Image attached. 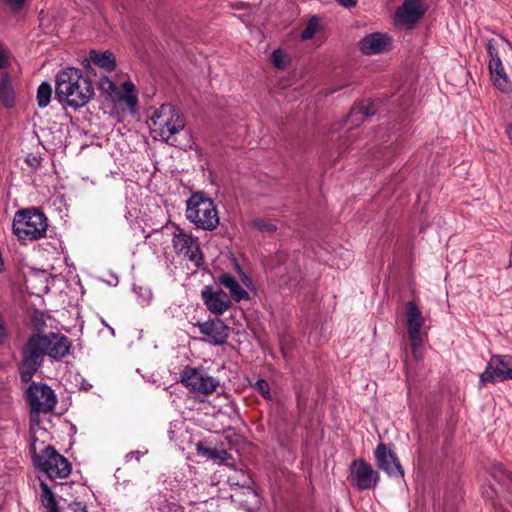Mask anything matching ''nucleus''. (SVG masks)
<instances>
[{
    "label": "nucleus",
    "mask_w": 512,
    "mask_h": 512,
    "mask_svg": "<svg viewBox=\"0 0 512 512\" xmlns=\"http://www.w3.org/2000/svg\"><path fill=\"white\" fill-rule=\"evenodd\" d=\"M95 95L92 81L81 69L68 66L55 76V97L62 105L74 110L84 107Z\"/></svg>",
    "instance_id": "nucleus-1"
},
{
    "label": "nucleus",
    "mask_w": 512,
    "mask_h": 512,
    "mask_svg": "<svg viewBox=\"0 0 512 512\" xmlns=\"http://www.w3.org/2000/svg\"><path fill=\"white\" fill-rule=\"evenodd\" d=\"M48 340L44 333H32L21 348L22 360L18 365V372L22 383L32 381L34 375L42 367L44 357L47 356Z\"/></svg>",
    "instance_id": "nucleus-2"
},
{
    "label": "nucleus",
    "mask_w": 512,
    "mask_h": 512,
    "mask_svg": "<svg viewBox=\"0 0 512 512\" xmlns=\"http://www.w3.org/2000/svg\"><path fill=\"white\" fill-rule=\"evenodd\" d=\"M47 217L41 208L30 207L16 211L12 232L19 241H36L46 236Z\"/></svg>",
    "instance_id": "nucleus-3"
},
{
    "label": "nucleus",
    "mask_w": 512,
    "mask_h": 512,
    "mask_svg": "<svg viewBox=\"0 0 512 512\" xmlns=\"http://www.w3.org/2000/svg\"><path fill=\"white\" fill-rule=\"evenodd\" d=\"M186 218L196 228L213 231L219 224V217L214 201L205 192H193L186 201Z\"/></svg>",
    "instance_id": "nucleus-4"
},
{
    "label": "nucleus",
    "mask_w": 512,
    "mask_h": 512,
    "mask_svg": "<svg viewBox=\"0 0 512 512\" xmlns=\"http://www.w3.org/2000/svg\"><path fill=\"white\" fill-rule=\"evenodd\" d=\"M150 120L160 129L159 135L168 143L178 147L175 134L182 131L185 127L183 115L172 104L166 103L155 110Z\"/></svg>",
    "instance_id": "nucleus-5"
},
{
    "label": "nucleus",
    "mask_w": 512,
    "mask_h": 512,
    "mask_svg": "<svg viewBox=\"0 0 512 512\" xmlns=\"http://www.w3.org/2000/svg\"><path fill=\"white\" fill-rule=\"evenodd\" d=\"M35 469L43 472L47 478H66L71 473V463L57 450H30Z\"/></svg>",
    "instance_id": "nucleus-6"
},
{
    "label": "nucleus",
    "mask_w": 512,
    "mask_h": 512,
    "mask_svg": "<svg viewBox=\"0 0 512 512\" xmlns=\"http://www.w3.org/2000/svg\"><path fill=\"white\" fill-rule=\"evenodd\" d=\"M347 481L356 491L373 490L379 484L380 474L364 458H357L349 464Z\"/></svg>",
    "instance_id": "nucleus-7"
},
{
    "label": "nucleus",
    "mask_w": 512,
    "mask_h": 512,
    "mask_svg": "<svg viewBox=\"0 0 512 512\" xmlns=\"http://www.w3.org/2000/svg\"><path fill=\"white\" fill-rule=\"evenodd\" d=\"M180 382L193 393L212 394L219 386V381L206 374L201 367L185 366L180 372Z\"/></svg>",
    "instance_id": "nucleus-8"
},
{
    "label": "nucleus",
    "mask_w": 512,
    "mask_h": 512,
    "mask_svg": "<svg viewBox=\"0 0 512 512\" xmlns=\"http://www.w3.org/2000/svg\"><path fill=\"white\" fill-rule=\"evenodd\" d=\"M26 399L34 418L37 417V412L44 414L52 412L57 403L56 394L48 384L32 381L26 391Z\"/></svg>",
    "instance_id": "nucleus-9"
},
{
    "label": "nucleus",
    "mask_w": 512,
    "mask_h": 512,
    "mask_svg": "<svg viewBox=\"0 0 512 512\" xmlns=\"http://www.w3.org/2000/svg\"><path fill=\"white\" fill-rule=\"evenodd\" d=\"M512 380V356L511 355H493L487 363L485 370L480 374L479 381L481 385L488 383L503 382Z\"/></svg>",
    "instance_id": "nucleus-10"
},
{
    "label": "nucleus",
    "mask_w": 512,
    "mask_h": 512,
    "mask_svg": "<svg viewBox=\"0 0 512 512\" xmlns=\"http://www.w3.org/2000/svg\"><path fill=\"white\" fill-rule=\"evenodd\" d=\"M176 229L179 232L175 233L172 238V245L175 251L177 253H183L199 267L203 262V253L197 239L193 238L192 235L184 233L179 226H176Z\"/></svg>",
    "instance_id": "nucleus-11"
},
{
    "label": "nucleus",
    "mask_w": 512,
    "mask_h": 512,
    "mask_svg": "<svg viewBox=\"0 0 512 512\" xmlns=\"http://www.w3.org/2000/svg\"><path fill=\"white\" fill-rule=\"evenodd\" d=\"M196 326L202 335L208 337L209 344L213 346H222L227 343L230 327L223 320L209 319L205 322H198Z\"/></svg>",
    "instance_id": "nucleus-12"
},
{
    "label": "nucleus",
    "mask_w": 512,
    "mask_h": 512,
    "mask_svg": "<svg viewBox=\"0 0 512 512\" xmlns=\"http://www.w3.org/2000/svg\"><path fill=\"white\" fill-rule=\"evenodd\" d=\"M201 298L207 309L216 315L223 314L232 306V302L227 293L218 288L214 290L212 286H205L201 291Z\"/></svg>",
    "instance_id": "nucleus-13"
},
{
    "label": "nucleus",
    "mask_w": 512,
    "mask_h": 512,
    "mask_svg": "<svg viewBox=\"0 0 512 512\" xmlns=\"http://www.w3.org/2000/svg\"><path fill=\"white\" fill-rule=\"evenodd\" d=\"M376 464L390 477H404V469L394 450H374Z\"/></svg>",
    "instance_id": "nucleus-14"
},
{
    "label": "nucleus",
    "mask_w": 512,
    "mask_h": 512,
    "mask_svg": "<svg viewBox=\"0 0 512 512\" xmlns=\"http://www.w3.org/2000/svg\"><path fill=\"white\" fill-rule=\"evenodd\" d=\"M48 340L47 356L55 361H61L64 357L70 354L72 342L70 339L61 333L49 332L44 334Z\"/></svg>",
    "instance_id": "nucleus-15"
},
{
    "label": "nucleus",
    "mask_w": 512,
    "mask_h": 512,
    "mask_svg": "<svg viewBox=\"0 0 512 512\" xmlns=\"http://www.w3.org/2000/svg\"><path fill=\"white\" fill-rule=\"evenodd\" d=\"M426 11L427 8L423 0H404L396 14L408 28H412L424 16Z\"/></svg>",
    "instance_id": "nucleus-16"
},
{
    "label": "nucleus",
    "mask_w": 512,
    "mask_h": 512,
    "mask_svg": "<svg viewBox=\"0 0 512 512\" xmlns=\"http://www.w3.org/2000/svg\"><path fill=\"white\" fill-rule=\"evenodd\" d=\"M391 44V37L381 32L366 35L359 42V50L364 55L379 54L387 51Z\"/></svg>",
    "instance_id": "nucleus-17"
},
{
    "label": "nucleus",
    "mask_w": 512,
    "mask_h": 512,
    "mask_svg": "<svg viewBox=\"0 0 512 512\" xmlns=\"http://www.w3.org/2000/svg\"><path fill=\"white\" fill-rule=\"evenodd\" d=\"M378 112V105L371 99H363L355 103L347 115L346 122L358 127L364 118L372 117Z\"/></svg>",
    "instance_id": "nucleus-18"
},
{
    "label": "nucleus",
    "mask_w": 512,
    "mask_h": 512,
    "mask_svg": "<svg viewBox=\"0 0 512 512\" xmlns=\"http://www.w3.org/2000/svg\"><path fill=\"white\" fill-rule=\"evenodd\" d=\"M407 334L408 339H417V335H423L421 329L425 323L422 311L415 301H408L406 304Z\"/></svg>",
    "instance_id": "nucleus-19"
},
{
    "label": "nucleus",
    "mask_w": 512,
    "mask_h": 512,
    "mask_svg": "<svg viewBox=\"0 0 512 512\" xmlns=\"http://www.w3.org/2000/svg\"><path fill=\"white\" fill-rule=\"evenodd\" d=\"M90 61H92L98 67L104 69L107 72H112L116 69L117 63L113 52L110 50H106L103 52L97 50H90L89 59H85L86 62L85 67L87 72H89L92 68L90 66Z\"/></svg>",
    "instance_id": "nucleus-20"
},
{
    "label": "nucleus",
    "mask_w": 512,
    "mask_h": 512,
    "mask_svg": "<svg viewBox=\"0 0 512 512\" xmlns=\"http://www.w3.org/2000/svg\"><path fill=\"white\" fill-rule=\"evenodd\" d=\"M218 282L229 290L230 296L235 302L249 299L248 292L240 286L235 277L230 273H221L218 276Z\"/></svg>",
    "instance_id": "nucleus-21"
},
{
    "label": "nucleus",
    "mask_w": 512,
    "mask_h": 512,
    "mask_svg": "<svg viewBox=\"0 0 512 512\" xmlns=\"http://www.w3.org/2000/svg\"><path fill=\"white\" fill-rule=\"evenodd\" d=\"M489 71L493 78L494 85L502 92H508L510 85L500 58L489 60Z\"/></svg>",
    "instance_id": "nucleus-22"
},
{
    "label": "nucleus",
    "mask_w": 512,
    "mask_h": 512,
    "mask_svg": "<svg viewBox=\"0 0 512 512\" xmlns=\"http://www.w3.org/2000/svg\"><path fill=\"white\" fill-rule=\"evenodd\" d=\"M0 102L6 108H12L15 105V92L8 72L0 75Z\"/></svg>",
    "instance_id": "nucleus-23"
},
{
    "label": "nucleus",
    "mask_w": 512,
    "mask_h": 512,
    "mask_svg": "<svg viewBox=\"0 0 512 512\" xmlns=\"http://www.w3.org/2000/svg\"><path fill=\"white\" fill-rule=\"evenodd\" d=\"M199 454L206 456L218 464H224L237 469L238 460L228 453V450H197Z\"/></svg>",
    "instance_id": "nucleus-24"
},
{
    "label": "nucleus",
    "mask_w": 512,
    "mask_h": 512,
    "mask_svg": "<svg viewBox=\"0 0 512 512\" xmlns=\"http://www.w3.org/2000/svg\"><path fill=\"white\" fill-rule=\"evenodd\" d=\"M98 89L101 96L109 102H115L118 95H120V90L108 76H102L100 78L98 82Z\"/></svg>",
    "instance_id": "nucleus-25"
},
{
    "label": "nucleus",
    "mask_w": 512,
    "mask_h": 512,
    "mask_svg": "<svg viewBox=\"0 0 512 512\" xmlns=\"http://www.w3.org/2000/svg\"><path fill=\"white\" fill-rule=\"evenodd\" d=\"M39 486L41 489V502L47 509V512H60L56 501V497L51 487L39 478Z\"/></svg>",
    "instance_id": "nucleus-26"
},
{
    "label": "nucleus",
    "mask_w": 512,
    "mask_h": 512,
    "mask_svg": "<svg viewBox=\"0 0 512 512\" xmlns=\"http://www.w3.org/2000/svg\"><path fill=\"white\" fill-rule=\"evenodd\" d=\"M122 87L126 94H123L120 92V95H118V97L116 98V101L125 102L127 104V106L129 107L130 111L135 112V109H136V106L138 103V98L135 93V91H136L135 85L131 81H125L122 84Z\"/></svg>",
    "instance_id": "nucleus-27"
},
{
    "label": "nucleus",
    "mask_w": 512,
    "mask_h": 512,
    "mask_svg": "<svg viewBox=\"0 0 512 512\" xmlns=\"http://www.w3.org/2000/svg\"><path fill=\"white\" fill-rule=\"evenodd\" d=\"M491 476L508 492L512 494V473L508 472L502 464H495L492 467Z\"/></svg>",
    "instance_id": "nucleus-28"
},
{
    "label": "nucleus",
    "mask_w": 512,
    "mask_h": 512,
    "mask_svg": "<svg viewBox=\"0 0 512 512\" xmlns=\"http://www.w3.org/2000/svg\"><path fill=\"white\" fill-rule=\"evenodd\" d=\"M52 96L51 84L47 81H43L37 88L36 100L40 108H45L50 103Z\"/></svg>",
    "instance_id": "nucleus-29"
},
{
    "label": "nucleus",
    "mask_w": 512,
    "mask_h": 512,
    "mask_svg": "<svg viewBox=\"0 0 512 512\" xmlns=\"http://www.w3.org/2000/svg\"><path fill=\"white\" fill-rule=\"evenodd\" d=\"M250 227L263 233L273 234L277 231V226L273 223L267 222L263 218H255L250 221Z\"/></svg>",
    "instance_id": "nucleus-30"
},
{
    "label": "nucleus",
    "mask_w": 512,
    "mask_h": 512,
    "mask_svg": "<svg viewBox=\"0 0 512 512\" xmlns=\"http://www.w3.org/2000/svg\"><path fill=\"white\" fill-rule=\"evenodd\" d=\"M320 19L317 16H313L309 19L306 27L301 32L302 40L312 39L316 33L317 28L319 27Z\"/></svg>",
    "instance_id": "nucleus-31"
},
{
    "label": "nucleus",
    "mask_w": 512,
    "mask_h": 512,
    "mask_svg": "<svg viewBox=\"0 0 512 512\" xmlns=\"http://www.w3.org/2000/svg\"><path fill=\"white\" fill-rule=\"evenodd\" d=\"M271 62L275 68L283 70L288 66L289 60L281 49H276L271 53Z\"/></svg>",
    "instance_id": "nucleus-32"
},
{
    "label": "nucleus",
    "mask_w": 512,
    "mask_h": 512,
    "mask_svg": "<svg viewBox=\"0 0 512 512\" xmlns=\"http://www.w3.org/2000/svg\"><path fill=\"white\" fill-rule=\"evenodd\" d=\"M31 323L35 330L34 333H41L42 330L46 327L43 311L35 309L31 316Z\"/></svg>",
    "instance_id": "nucleus-33"
},
{
    "label": "nucleus",
    "mask_w": 512,
    "mask_h": 512,
    "mask_svg": "<svg viewBox=\"0 0 512 512\" xmlns=\"http://www.w3.org/2000/svg\"><path fill=\"white\" fill-rule=\"evenodd\" d=\"M254 389L266 400L271 399L270 385L268 381L263 378H260L256 381L254 385Z\"/></svg>",
    "instance_id": "nucleus-34"
},
{
    "label": "nucleus",
    "mask_w": 512,
    "mask_h": 512,
    "mask_svg": "<svg viewBox=\"0 0 512 512\" xmlns=\"http://www.w3.org/2000/svg\"><path fill=\"white\" fill-rule=\"evenodd\" d=\"M411 351L415 359L419 360L422 357L421 348L423 346V335H417V339H409Z\"/></svg>",
    "instance_id": "nucleus-35"
},
{
    "label": "nucleus",
    "mask_w": 512,
    "mask_h": 512,
    "mask_svg": "<svg viewBox=\"0 0 512 512\" xmlns=\"http://www.w3.org/2000/svg\"><path fill=\"white\" fill-rule=\"evenodd\" d=\"M486 48H487V52L490 56V60H495L497 58H500L498 49H497V43L494 39L488 40Z\"/></svg>",
    "instance_id": "nucleus-36"
},
{
    "label": "nucleus",
    "mask_w": 512,
    "mask_h": 512,
    "mask_svg": "<svg viewBox=\"0 0 512 512\" xmlns=\"http://www.w3.org/2000/svg\"><path fill=\"white\" fill-rule=\"evenodd\" d=\"M8 336L9 334L7 324L3 316L0 314V345H3L6 342Z\"/></svg>",
    "instance_id": "nucleus-37"
},
{
    "label": "nucleus",
    "mask_w": 512,
    "mask_h": 512,
    "mask_svg": "<svg viewBox=\"0 0 512 512\" xmlns=\"http://www.w3.org/2000/svg\"><path fill=\"white\" fill-rule=\"evenodd\" d=\"M2 1L14 10L21 9L26 2V0H2Z\"/></svg>",
    "instance_id": "nucleus-38"
},
{
    "label": "nucleus",
    "mask_w": 512,
    "mask_h": 512,
    "mask_svg": "<svg viewBox=\"0 0 512 512\" xmlns=\"http://www.w3.org/2000/svg\"><path fill=\"white\" fill-rule=\"evenodd\" d=\"M26 163L29 164L33 168H38L41 165L40 158L29 154L26 158Z\"/></svg>",
    "instance_id": "nucleus-39"
},
{
    "label": "nucleus",
    "mask_w": 512,
    "mask_h": 512,
    "mask_svg": "<svg viewBox=\"0 0 512 512\" xmlns=\"http://www.w3.org/2000/svg\"><path fill=\"white\" fill-rule=\"evenodd\" d=\"M69 507H71L74 512H78V511L86 512V505H84L82 502H77V501L71 502V503H69Z\"/></svg>",
    "instance_id": "nucleus-40"
},
{
    "label": "nucleus",
    "mask_w": 512,
    "mask_h": 512,
    "mask_svg": "<svg viewBox=\"0 0 512 512\" xmlns=\"http://www.w3.org/2000/svg\"><path fill=\"white\" fill-rule=\"evenodd\" d=\"M340 5L345 8L355 7L357 4V0H337Z\"/></svg>",
    "instance_id": "nucleus-41"
},
{
    "label": "nucleus",
    "mask_w": 512,
    "mask_h": 512,
    "mask_svg": "<svg viewBox=\"0 0 512 512\" xmlns=\"http://www.w3.org/2000/svg\"><path fill=\"white\" fill-rule=\"evenodd\" d=\"M140 451L139 450H131L129 453L126 454L127 461H130L132 459H135L136 461L139 460Z\"/></svg>",
    "instance_id": "nucleus-42"
},
{
    "label": "nucleus",
    "mask_w": 512,
    "mask_h": 512,
    "mask_svg": "<svg viewBox=\"0 0 512 512\" xmlns=\"http://www.w3.org/2000/svg\"><path fill=\"white\" fill-rule=\"evenodd\" d=\"M41 412H37V417H32V410L30 411V428L31 430L33 429L34 425H39L40 423V419H39V414Z\"/></svg>",
    "instance_id": "nucleus-43"
},
{
    "label": "nucleus",
    "mask_w": 512,
    "mask_h": 512,
    "mask_svg": "<svg viewBox=\"0 0 512 512\" xmlns=\"http://www.w3.org/2000/svg\"><path fill=\"white\" fill-rule=\"evenodd\" d=\"M241 281H242V283H243L246 287H248V288L250 287V285H252V284H253L252 279H251L248 275H246L245 273H242V275H241Z\"/></svg>",
    "instance_id": "nucleus-44"
},
{
    "label": "nucleus",
    "mask_w": 512,
    "mask_h": 512,
    "mask_svg": "<svg viewBox=\"0 0 512 512\" xmlns=\"http://www.w3.org/2000/svg\"><path fill=\"white\" fill-rule=\"evenodd\" d=\"M74 483H57V485L60 487L61 491H66L72 488Z\"/></svg>",
    "instance_id": "nucleus-45"
},
{
    "label": "nucleus",
    "mask_w": 512,
    "mask_h": 512,
    "mask_svg": "<svg viewBox=\"0 0 512 512\" xmlns=\"http://www.w3.org/2000/svg\"><path fill=\"white\" fill-rule=\"evenodd\" d=\"M248 5L246 3H243V2H238V3H235V4H232L231 7L234 8V9H245Z\"/></svg>",
    "instance_id": "nucleus-46"
},
{
    "label": "nucleus",
    "mask_w": 512,
    "mask_h": 512,
    "mask_svg": "<svg viewBox=\"0 0 512 512\" xmlns=\"http://www.w3.org/2000/svg\"><path fill=\"white\" fill-rule=\"evenodd\" d=\"M505 132H506L507 136L512 140V123H510L506 126Z\"/></svg>",
    "instance_id": "nucleus-47"
},
{
    "label": "nucleus",
    "mask_w": 512,
    "mask_h": 512,
    "mask_svg": "<svg viewBox=\"0 0 512 512\" xmlns=\"http://www.w3.org/2000/svg\"><path fill=\"white\" fill-rule=\"evenodd\" d=\"M235 268H236V271L239 273L240 276L242 275V273H245L243 271L242 267L240 266V264L237 261H235Z\"/></svg>",
    "instance_id": "nucleus-48"
},
{
    "label": "nucleus",
    "mask_w": 512,
    "mask_h": 512,
    "mask_svg": "<svg viewBox=\"0 0 512 512\" xmlns=\"http://www.w3.org/2000/svg\"><path fill=\"white\" fill-rule=\"evenodd\" d=\"M376 448L382 449V448H388V447L384 443L380 442V443H378Z\"/></svg>",
    "instance_id": "nucleus-49"
},
{
    "label": "nucleus",
    "mask_w": 512,
    "mask_h": 512,
    "mask_svg": "<svg viewBox=\"0 0 512 512\" xmlns=\"http://www.w3.org/2000/svg\"><path fill=\"white\" fill-rule=\"evenodd\" d=\"M196 448L200 449V448H205V447L202 442H199V443H197Z\"/></svg>",
    "instance_id": "nucleus-50"
},
{
    "label": "nucleus",
    "mask_w": 512,
    "mask_h": 512,
    "mask_svg": "<svg viewBox=\"0 0 512 512\" xmlns=\"http://www.w3.org/2000/svg\"><path fill=\"white\" fill-rule=\"evenodd\" d=\"M59 497H60V499H61V500H63V501H68V499H67L66 497H64V495H63V494H60V495H59Z\"/></svg>",
    "instance_id": "nucleus-51"
},
{
    "label": "nucleus",
    "mask_w": 512,
    "mask_h": 512,
    "mask_svg": "<svg viewBox=\"0 0 512 512\" xmlns=\"http://www.w3.org/2000/svg\"><path fill=\"white\" fill-rule=\"evenodd\" d=\"M91 387V385L86 386V384H83V389L88 390Z\"/></svg>",
    "instance_id": "nucleus-52"
},
{
    "label": "nucleus",
    "mask_w": 512,
    "mask_h": 512,
    "mask_svg": "<svg viewBox=\"0 0 512 512\" xmlns=\"http://www.w3.org/2000/svg\"><path fill=\"white\" fill-rule=\"evenodd\" d=\"M91 387V385L86 386V384H83V389L88 390Z\"/></svg>",
    "instance_id": "nucleus-53"
},
{
    "label": "nucleus",
    "mask_w": 512,
    "mask_h": 512,
    "mask_svg": "<svg viewBox=\"0 0 512 512\" xmlns=\"http://www.w3.org/2000/svg\"><path fill=\"white\" fill-rule=\"evenodd\" d=\"M29 448H35V442H32Z\"/></svg>",
    "instance_id": "nucleus-54"
},
{
    "label": "nucleus",
    "mask_w": 512,
    "mask_h": 512,
    "mask_svg": "<svg viewBox=\"0 0 512 512\" xmlns=\"http://www.w3.org/2000/svg\"><path fill=\"white\" fill-rule=\"evenodd\" d=\"M45 448L50 449V448H54V447L51 445H47Z\"/></svg>",
    "instance_id": "nucleus-55"
}]
</instances>
